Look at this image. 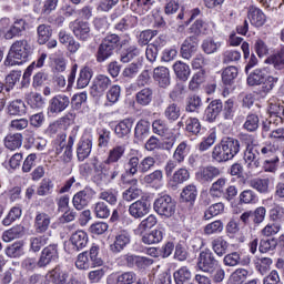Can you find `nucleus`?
<instances>
[{"instance_id": "obj_16", "label": "nucleus", "mask_w": 284, "mask_h": 284, "mask_svg": "<svg viewBox=\"0 0 284 284\" xmlns=\"http://www.w3.org/2000/svg\"><path fill=\"white\" fill-rule=\"evenodd\" d=\"M92 154V138L83 135L77 143L78 161L83 162Z\"/></svg>"}, {"instance_id": "obj_56", "label": "nucleus", "mask_w": 284, "mask_h": 284, "mask_svg": "<svg viewBox=\"0 0 284 284\" xmlns=\"http://www.w3.org/2000/svg\"><path fill=\"white\" fill-rule=\"evenodd\" d=\"M258 146L248 148L244 151V161L248 163V165L253 163L255 168H258Z\"/></svg>"}, {"instance_id": "obj_4", "label": "nucleus", "mask_w": 284, "mask_h": 284, "mask_svg": "<svg viewBox=\"0 0 284 284\" xmlns=\"http://www.w3.org/2000/svg\"><path fill=\"white\" fill-rule=\"evenodd\" d=\"M99 245L92 244L90 251L82 252L78 255L75 267L78 270H90V267H101L103 260L99 257Z\"/></svg>"}, {"instance_id": "obj_15", "label": "nucleus", "mask_w": 284, "mask_h": 284, "mask_svg": "<svg viewBox=\"0 0 284 284\" xmlns=\"http://www.w3.org/2000/svg\"><path fill=\"white\" fill-rule=\"evenodd\" d=\"M72 32L78 41H90V39H92L90 22L75 21L72 27Z\"/></svg>"}, {"instance_id": "obj_28", "label": "nucleus", "mask_w": 284, "mask_h": 284, "mask_svg": "<svg viewBox=\"0 0 284 284\" xmlns=\"http://www.w3.org/2000/svg\"><path fill=\"white\" fill-rule=\"evenodd\" d=\"M258 154L263 159L278 161V155H276V152H278V146L276 144H273L272 142L265 143L262 146H257Z\"/></svg>"}, {"instance_id": "obj_25", "label": "nucleus", "mask_w": 284, "mask_h": 284, "mask_svg": "<svg viewBox=\"0 0 284 284\" xmlns=\"http://www.w3.org/2000/svg\"><path fill=\"white\" fill-rule=\"evenodd\" d=\"M268 114L271 119H274L277 123H283L284 105L278 100H270L268 102Z\"/></svg>"}, {"instance_id": "obj_20", "label": "nucleus", "mask_w": 284, "mask_h": 284, "mask_svg": "<svg viewBox=\"0 0 284 284\" xmlns=\"http://www.w3.org/2000/svg\"><path fill=\"white\" fill-rule=\"evenodd\" d=\"M52 217L45 212H37L34 217L33 227L37 234H45L47 230H50V223Z\"/></svg>"}, {"instance_id": "obj_13", "label": "nucleus", "mask_w": 284, "mask_h": 284, "mask_svg": "<svg viewBox=\"0 0 284 284\" xmlns=\"http://www.w3.org/2000/svg\"><path fill=\"white\" fill-rule=\"evenodd\" d=\"M70 105V98L65 94H58L49 100L48 111L51 114H61V112L68 110Z\"/></svg>"}, {"instance_id": "obj_51", "label": "nucleus", "mask_w": 284, "mask_h": 284, "mask_svg": "<svg viewBox=\"0 0 284 284\" xmlns=\"http://www.w3.org/2000/svg\"><path fill=\"white\" fill-rule=\"evenodd\" d=\"M196 196H199V190L194 184H189L184 186L181 192V200L185 201L186 203L196 201Z\"/></svg>"}, {"instance_id": "obj_32", "label": "nucleus", "mask_w": 284, "mask_h": 284, "mask_svg": "<svg viewBox=\"0 0 284 284\" xmlns=\"http://www.w3.org/2000/svg\"><path fill=\"white\" fill-rule=\"evenodd\" d=\"M173 72L180 81H187L190 74H192V69L190 65L183 61H176L173 64Z\"/></svg>"}, {"instance_id": "obj_54", "label": "nucleus", "mask_w": 284, "mask_h": 284, "mask_svg": "<svg viewBox=\"0 0 284 284\" xmlns=\"http://www.w3.org/2000/svg\"><path fill=\"white\" fill-rule=\"evenodd\" d=\"M225 183H227L226 179L220 178L217 179L210 187L209 194L214 199H221L223 196V190L225 187Z\"/></svg>"}, {"instance_id": "obj_50", "label": "nucleus", "mask_w": 284, "mask_h": 284, "mask_svg": "<svg viewBox=\"0 0 284 284\" xmlns=\"http://www.w3.org/2000/svg\"><path fill=\"white\" fill-rule=\"evenodd\" d=\"M154 225H156V216L149 215L138 225V227L134 230V234L141 236V234L148 232V230H152Z\"/></svg>"}, {"instance_id": "obj_61", "label": "nucleus", "mask_w": 284, "mask_h": 284, "mask_svg": "<svg viewBox=\"0 0 284 284\" xmlns=\"http://www.w3.org/2000/svg\"><path fill=\"white\" fill-rule=\"evenodd\" d=\"M201 105H203V101L201 100V97L193 94L186 99V112H199L201 109Z\"/></svg>"}, {"instance_id": "obj_53", "label": "nucleus", "mask_w": 284, "mask_h": 284, "mask_svg": "<svg viewBox=\"0 0 284 284\" xmlns=\"http://www.w3.org/2000/svg\"><path fill=\"white\" fill-rule=\"evenodd\" d=\"M124 171L129 176H136V174L140 172L139 156H131L124 164Z\"/></svg>"}, {"instance_id": "obj_18", "label": "nucleus", "mask_w": 284, "mask_h": 284, "mask_svg": "<svg viewBox=\"0 0 284 284\" xmlns=\"http://www.w3.org/2000/svg\"><path fill=\"white\" fill-rule=\"evenodd\" d=\"M125 152H128V143H118L108 152V156L104 160L106 163L119 164L121 159L125 156Z\"/></svg>"}, {"instance_id": "obj_1", "label": "nucleus", "mask_w": 284, "mask_h": 284, "mask_svg": "<svg viewBox=\"0 0 284 284\" xmlns=\"http://www.w3.org/2000/svg\"><path fill=\"white\" fill-rule=\"evenodd\" d=\"M246 83L250 87L262 85L257 94L260 97H267L274 90V85L278 83V78L267 75L265 69H255L247 75Z\"/></svg>"}, {"instance_id": "obj_6", "label": "nucleus", "mask_w": 284, "mask_h": 284, "mask_svg": "<svg viewBox=\"0 0 284 284\" xmlns=\"http://www.w3.org/2000/svg\"><path fill=\"white\" fill-rule=\"evenodd\" d=\"M197 267L201 272H206L207 274H214V270H217L219 262L210 248L200 253L197 257Z\"/></svg>"}, {"instance_id": "obj_29", "label": "nucleus", "mask_w": 284, "mask_h": 284, "mask_svg": "<svg viewBox=\"0 0 284 284\" xmlns=\"http://www.w3.org/2000/svg\"><path fill=\"white\" fill-rule=\"evenodd\" d=\"M70 241L73 245V250H75L77 252H81V250L88 246V233H85V231H75L71 235Z\"/></svg>"}, {"instance_id": "obj_31", "label": "nucleus", "mask_w": 284, "mask_h": 284, "mask_svg": "<svg viewBox=\"0 0 284 284\" xmlns=\"http://www.w3.org/2000/svg\"><path fill=\"white\" fill-rule=\"evenodd\" d=\"M153 99H154V90H152V88L150 87L141 89L135 94V102L138 103V105H142V108L150 105Z\"/></svg>"}, {"instance_id": "obj_27", "label": "nucleus", "mask_w": 284, "mask_h": 284, "mask_svg": "<svg viewBox=\"0 0 284 284\" xmlns=\"http://www.w3.org/2000/svg\"><path fill=\"white\" fill-rule=\"evenodd\" d=\"M153 79L159 83L160 88H168L170 85V69L165 67H158L153 70Z\"/></svg>"}, {"instance_id": "obj_38", "label": "nucleus", "mask_w": 284, "mask_h": 284, "mask_svg": "<svg viewBox=\"0 0 284 284\" xmlns=\"http://www.w3.org/2000/svg\"><path fill=\"white\" fill-rule=\"evenodd\" d=\"M26 234V227L21 225H16L2 234V240L4 243H10L11 241H14L16 239H21Z\"/></svg>"}, {"instance_id": "obj_10", "label": "nucleus", "mask_w": 284, "mask_h": 284, "mask_svg": "<svg viewBox=\"0 0 284 284\" xmlns=\"http://www.w3.org/2000/svg\"><path fill=\"white\" fill-rule=\"evenodd\" d=\"M49 278L53 284H77V277L61 266H55L50 271Z\"/></svg>"}, {"instance_id": "obj_24", "label": "nucleus", "mask_w": 284, "mask_h": 284, "mask_svg": "<svg viewBox=\"0 0 284 284\" xmlns=\"http://www.w3.org/2000/svg\"><path fill=\"white\" fill-rule=\"evenodd\" d=\"M220 143L231 159H234L241 152V141L235 138L225 136Z\"/></svg>"}, {"instance_id": "obj_36", "label": "nucleus", "mask_w": 284, "mask_h": 284, "mask_svg": "<svg viewBox=\"0 0 284 284\" xmlns=\"http://www.w3.org/2000/svg\"><path fill=\"white\" fill-rule=\"evenodd\" d=\"M134 125V119L128 118L122 120L114 129V132L119 139H123L132 132V126Z\"/></svg>"}, {"instance_id": "obj_8", "label": "nucleus", "mask_w": 284, "mask_h": 284, "mask_svg": "<svg viewBox=\"0 0 284 284\" xmlns=\"http://www.w3.org/2000/svg\"><path fill=\"white\" fill-rule=\"evenodd\" d=\"M112 85V80L105 74H98L93 81L90 89L91 97L99 99L108 92L109 88Z\"/></svg>"}, {"instance_id": "obj_9", "label": "nucleus", "mask_w": 284, "mask_h": 284, "mask_svg": "<svg viewBox=\"0 0 284 284\" xmlns=\"http://www.w3.org/2000/svg\"><path fill=\"white\" fill-rule=\"evenodd\" d=\"M94 192L91 187H84L82 191L75 193L72 197V205L75 210H85L90 205V201L94 199Z\"/></svg>"}, {"instance_id": "obj_44", "label": "nucleus", "mask_w": 284, "mask_h": 284, "mask_svg": "<svg viewBox=\"0 0 284 284\" xmlns=\"http://www.w3.org/2000/svg\"><path fill=\"white\" fill-rule=\"evenodd\" d=\"M211 247L217 256H223L227 252L230 244L223 236H219L211 242Z\"/></svg>"}, {"instance_id": "obj_35", "label": "nucleus", "mask_w": 284, "mask_h": 284, "mask_svg": "<svg viewBox=\"0 0 284 284\" xmlns=\"http://www.w3.org/2000/svg\"><path fill=\"white\" fill-rule=\"evenodd\" d=\"M21 145H23V134L21 133H9L4 138V146L7 148V150H19Z\"/></svg>"}, {"instance_id": "obj_3", "label": "nucleus", "mask_w": 284, "mask_h": 284, "mask_svg": "<svg viewBox=\"0 0 284 284\" xmlns=\"http://www.w3.org/2000/svg\"><path fill=\"white\" fill-rule=\"evenodd\" d=\"M94 171L99 172L94 175V183L101 187L103 185H110V183H114L119 179L121 165L103 161L98 166H94Z\"/></svg>"}, {"instance_id": "obj_21", "label": "nucleus", "mask_w": 284, "mask_h": 284, "mask_svg": "<svg viewBox=\"0 0 284 284\" xmlns=\"http://www.w3.org/2000/svg\"><path fill=\"white\" fill-rule=\"evenodd\" d=\"M221 112H223V102L219 99L212 100L205 109L206 121L209 123H214Z\"/></svg>"}, {"instance_id": "obj_62", "label": "nucleus", "mask_w": 284, "mask_h": 284, "mask_svg": "<svg viewBox=\"0 0 284 284\" xmlns=\"http://www.w3.org/2000/svg\"><path fill=\"white\" fill-rule=\"evenodd\" d=\"M235 112H236V106L234 104L233 99H229L222 104V114H223V118L226 119L227 121L234 119Z\"/></svg>"}, {"instance_id": "obj_11", "label": "nucleus", "mask_w": 284, "mask_h": 284, "mask_svg": "<svg viewBox=\"0 0 284 284\" xmlns=\"http://www.w3.org/2000/svg\"><path fill=\"white\" fill-rule=\"evenodd\" d=\"M150 201L145 197H142L135 202H133L129 206V214L133 219H143V216H146V214H150Z\"/></svg>"}, {"instance_id": "obj_45", "label": "nucleus", "mask_w": 284, "mask_h": 284, "mask_svg": "<svg viewBox=\"0 0 284 284\" xmlns=\"http://www.w3.org/2000/svg\"><path fill=\"white\" fill-rule=\"evenodd\" d=\"M37 34L39 45H45L52 37V28L48 24H40L37 28Z\"/></svg>"}, {"instance_id": "obj_7", "label": "nucleus", "mask_w": 284, "mask_h": 284, "mask_svg": "<svg viewBox=\"0 0 284 284\" xmlns=\"http://www.w3.org/2000/svg\"><path fill=\"white\" fill-rule=\"evenodd\" d=\"M156 214H160V216H166V219H170L176 212V204H174V201H172V197L170 195H163L155 200L153 205Z\"/></svg>"}, {"instance_id": "obj_33", "label": "nucleus", "mask_w": 284, "mask_h": 284, "mask_svg": "<svg viewBox=\"0 0 284 284\" xmlns=\"http://www.w3.org/2000/svg\"><path fill=\"white\" fill-rule=\"evenodd\" d=\"M143 53V49L139 48L136 44L130 45L120 54L121 63H130V61H134L136 57H141Z\"/></svg>"}, {"instance_id": "obj_63", "label": "nucleus", "mask_w": 284, "mask_h": 284, "mask_svg": "<svg viewBox=\"0 0 284 284\" xmlns=\"http://www.w3.org/2000/svg\"><path fill=\"white\" fill-rule=\"evenodd\" d=\"M93 212L97 219H108L110 216V207L105 202H97L93 204Z\"/></svg>"}, {"instance_id": "obj_43", "label": "nucleus", "mask_w": 284, "mask_h": 284, "mask_svg": "<svg viewBox=\"0 0 284 284\" xmlns=\"http://www.w3.org/2000/svg\"><path fill=\"white\" fill-rule=\"evenodd\" d=\"M260 125H261V119L258 118V114L248 113L245 118L243 129L246 130V132H256Z\"/></svg>"}, {"instance_id": "obj_19", "label": "nucleus", "mask_w": 284, "mask_h": 284, "mask_svg": "<svg viewBox=\"0 0 284 284\" xmlns=\"http://www.w3.org/2000/svg\"><path fill=\"white\" fill-rule=\"evenodd\" d=\"M197 48H199V42L196 40V37L194 36L187 37L181 45L180 54L182 59H187V60L192 59V54L196 52Z\"/></svg>"}, {"instance_id": "obj_37", "label": "nucleus", "mask_w": 284, "mask_h": 284, "mask_svg": "<svg viewBox=\"0 0 284 284\" xmlns=\"http://www.w3.org/2000/svg\"><path fill=\"white\" fill-rule=\"evenodd\" d=\"M92 77H94V71L90 67H84L80 70L77 85L79 90H83V88H88L90 85V81H92Z\"/></svg>"}, {"instance_id": "obj_5", "label": "nucleus", "mask_w": 284, "mask_h": 284, "mask_svg": "<svg viewBox=\"0 0 284 284\" xmlns=\"http://www.w3.org/2000/svg\"><path fill=\"white\" fill-rule=\"evenodd\" d=\"M120 41L121 39L118 34L106 36L98 47V51L95 53L98 63L108 61V59L114 54V50H116Z\"/></svg>"}, {"instance_id": "obj_23", "label": "nucleus", "mask_w": 284, "mask_h": 284, "mask_svg": "<svg viewBox=\"0 0 284 284\" xmlns=\"http://www.w3.org/2000/svg\"><path fill=\"white\" fill-rule=\"evenodd\" d=\"M223 263L226 265V267H236V265L247 266L250 263H252V260L250 256L243 257L241 260L240 252H232L224 256Z\"/></svg>"}, {"instance_id": "obj_12", "label": "nucleus", "mask_w": 284, "mask_h": 284, "mask_svg": "<svg viewBox=\"0 0 284 284\" xmlns=\"http://www.w3.org/2000/svg\"><path fill=\"white\" fill-rule=\"evenodd\" d=\"M59 261V245L50 244L44 247L39 258V267H47L50 263Z\"/></svg>"}, {"instance_id": "obj_58", "label": "nucleus", "mask_w": 284, "mask_h": 284, "mask_svg": "<svg viewBox=\"0 0 284 284\" xmlns=\"http://www.w3.org/2000/svg\"><path fill=\"white\" fill-rule=\"evenodd\" d=\"M272 258L270 257H258L255 261V270L262 275L265 276L267 272H270V267H272Z\"/></svg>"}, {"instance_id": "obj_40", "label": "nucleus", "mask_w": 284, "mask_h": 284, "mask_svg": "<svg viewBox=\"0 0 284 284\" xmlns=\"http://www.w3.org/2000/svg\"><path fill=\"white\" fill-rule=\"evenodd\" d=\"M264 63L273 65L275 70H284V48L266 58Z\"/></svg>"}, {"instance_id": "obj_46", "label": "nucleus", "mask_w": 284, "mask_h": 284, "mask_svg": "<svg viewBox=\"0 0 284 284\" xmlns=\"http://www.w3.org/2000/svg\"><path fill=\"white\" fill-rule=\"evenodd\" d=\"M190 154V144L187 142L183 141L181 142L174 153H173V160L176 161L179 164L183 163L185 161V158Z\"/></svg>"}, {"instance_id": "obj_30", "label": "nucleus", "mask_w": 284, "mask_h": 284, "mask_svg": "<svg viewBox=\"0 0 284 284\" xmlns=\"http://www.w3.org/2000/svg\"><path fill=\"white\" fill-rule=\"evenodd\" d=\"M274 178H256L250 181V186L260 192V194H267L270 192V183H274Z\"/></svg>"}, {"instance_id": "obj_47", "label": "nucleus", "mask_w": 284, "mask_h": 284, "mask_svg": "<svg viewBox=\"0 0 284 284\" xmlns=\"http://www.w3.org/2000/svg\"><path fill=\"white\" fill-rule=\"evenodd\" d=\"M163 241V229L159 227L142 236V242L146 245H154Z\"/></svg>"}, {"instance_id": "obj_42", "label": "nucleus", "mask_w": 284, "mask_h": 284, "mask_svg": "<svg viewBox=\"0 0 284 284\" xmlns=\"http://www.w3.org/2000/svg\"><path fill=\"white\" fill-rule=\"evenodd\" d=\"M26 110V102L20 99L11 101L8 105V114L10 116H23Z\"/></svg>"}, {"instance_id": "obj_26", "label": "nucleus", "mask_w": 284, "mask_h": 284, "mask_svg": "<svg viewBox=\"0 0 284 284\" xmlns=\"http://www.w3.org/2000/svg\"><path fill=\"white\" fill-rule=\"evenodd\" d=\"M247 19L250 20L251 26H255V28L265 26V13L254 6L248 8Z\"/></svg>"}, {"instance_id": "obj_22", "label": "nucleus", "mask_w": 284, "mask_h": 284, "mask_svg": "<svg viewBox=\"0 0 284 284\" xmlns=\"http://www.w3.org/2000/svg\"><path fill=\"white\" fill-rule=\"evenodd\" d=\"M134 281H136L134 272L112 273L106 277L108 284H132Z\"/></svg>"}, {"instance_id": "obj_2", "label": "nucleus", "mask_w": 284, "mask_h": 284, "mask_svg": "<svg viewBox=\"0 0 284 284\" xmlns=\"http://www.w3.org/2000/svg\"><path fill=\"white\" fill-rule=\"evenodd\" d=\"M32 54V45L26 39L17 40L12 43L6 59V65H22L28 61V57Z\"/></svg>"}, {"instance_id": "obj_48", "label": "nucleus", "mask_w": 284, "mask_h": 284, "mask_svg": "<svg viewBox=\"0 0 284 284\" xmlns=\"http://www.w3.org/2000/svg\"><path fill=\"white\" fill-rule=\"evenodd\" d=\"M239 77V69L236 67H227L222 71V83L224 85H232Z\"/></svg>"}, {"instance_id": "obj_64", "label": "nucleus", "mask_w": 284, "mask_h": 284, "mask_svg": "<svg viewBox=\"0 0 284 284\" xmlns=\"http://www.w3.org/2000/svg\"><path fill=\"white\" fill-rule=\"evenodd\" d=\"M268 216L271 221H284V207L281 204H274L268 211Z\"/></svg>"}, {"instance_id": "obj_49", "label": "nucleus", "mask_w": 284, "mask_h": 284, "mask_svg": "<svg viewBox=\"0 0 284 284\" xmlns=\"http://www.w3.org/2000/svg\"><path fill=\"white\" fill-rule=\"evenodd\" d=\"M6 254L7 256H9V258H21V256L26 254V252L23 251V242L18 241L9 245L6 248Z\"/></svg>"}, {"instance_id": "obj_52", "label": "nucleus", "mask_w": 284, "mask_h": 284, "mask_svg": "<svg viewBox=\"0 0 284 284\" xmlns=\"http://www.w3.org/2000/svg\"><path fill=\"white\" fill-rule=\"evenodd\" d=\"M242 205H255L258 201V195L253 190H244L239 195Z\"/></svg>"}, {"instance_id": "obj_17", "label": "nucleus", "mask_w": 284, "mask_h": 284, "mask_svg": "<svg viewBox=\"0 0 284 284\" xmlns=\"http://www.w3.org/2000/svg\"><path fill=\"white\" fill-rule=\"evenodd\" d=\"M131 239L132 236L130 235V232L120 231L115 235L114 242L110 245L111 252H113V254H119V252H123V250H125V247L130 245Z\"/></svg>"}, {"instance_id": "obj_14", "label": "nucleus", "mask_w": 284, "mask_h": 284, "mask_svg": "<svg viewBox=\"0 0 284 284\" xmlns=\"http://www.w3.org/2000/svg\"><path fill=\"white\" fill-rule=\"evenodd\" d=\"M217 176H221V170L212 165L203 166L195 173V178L200 183H212Z\"/></svg>"}, {"instance_id": "obj_41", "label": "nucleus", "mask_w": 284, "mask_h": 284, "mask_svg": "<svg viewBox=\"0 0 284 284\" xmlns=\"http://www.w3.org/2000/svg\"><path fill=\"white\" fill-rule=\"evenodd\" d=\"M212 159L215 163H226V161H232V156L223 148L221 142L213 148Z\"/></svg>"}, {"instance_id": "obj_60", "label": "nucleus", "mask_w": 284, "mask_h": 284, "mask_svg": "<svg viewBox=\"0 0 284 284\" xmlns=\"http://www.w3.org/2000/svg\"><path fill=\"white\" fill-rule=\"evenodd\" d=\"M30 250L31 252H40L43 245H48L50 237L48 235L30 237Z\"/></svg>"}, {"instance_id": "obj_59", "label": "nucleus", "mask_w": 284, "mask_h": 284, "mask_svg": "<svg viewBox=\"0 0 284 284\" xmlns=\"http://www.w3.org/2000/svg\"><path fill=\"white\" fill-rule=\"evenodd\" d=\"M174 281L176 284H185L190 278H192V272L186 266H182L180 270L175 271Z\"/></svg>"}, {"instance_id": "obj_34", "label": "nucleus", "mask_w": 284, "mask_h": 284, "mask_svg": "<svg viewBox=\"0 0 284 284\" xmlns=\"http://www.w3.org/2000/svg\"><path fill=\"white\" fill-rule=\"evenodd\" d=\"M26 20H16L14 23L9 27V30L6 31L4 39H14V37H21V34L26 32Z\"/></svg>"}, {"instance_id": "obj_57", "label": "nucleus", "mask_w": 284, "mask_h": 284, "mask_svg": "<svg viewBox=\"0 0 284 284\" xmlns=\"http://www.w3.org/2000/svg\"><path fill=\"white\" fill-rule=\"evenodd\" d=\"M190 180V171L186 169H179L174 172L172 179H171V185L173 187H176V185H181L182 183H185V181Z\"/></svg>"}, {"instance_id": "obj_55", "label": "nucleus", "mask_w": 284, "mask_h": 284, "mask_svg": "<svg viewBox=\"0 0 284 284\" xmlns=\"http://www.w3.org/2000/svg\"><path fill=\"white\" fill-rule=\"evenodd\" d=\"M185 125V132L189 134H193L196 136V134L201 133V121L199 118H187L184 122Z\"/></svg>"}, {"instance_id": "obj_39", "label": "nucleus", "mask_w": 284, "mask_h": 284, "mask_svg": "<svg viewBox=\"0 0 284 284\" xmlns=\"http://www.w3.org/2000/svg\"><path fill=\"white\" fill-rule=\"evenodd\" d=\"M163 114L170 123H174V121H179L181 116V106H179L176 102H171L165 106Z\"/></svg>"}]
</instances>
